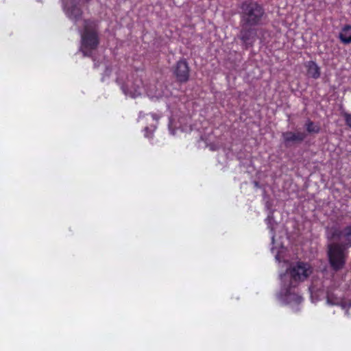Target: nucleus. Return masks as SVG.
I'll list each match as a JSON object with an SVG mask.
<instances>
[{"label": "nucleus", "mask_w": 351, "mask_h": 351, "mask_svg": "<svg viewBox=\"0 0 351 351\" xmlns=\"http://www.w3.org/2000/svg\"><path fill=\"white\" fill-rule=\"evenodd\" d=\"M265 14L263 7L256 1L242 3L239 13L241 30L239 38L245 49L254 45L257 34L256 27L262 24Z\"/></svg>", "instance_id": "1"}, {"label": "nucleus", "mask_w": 351, "mask_h": 351, "mask_svg": "<svg viewBox=\"0 0 351 351\" xmlns=\"http://www.w3.org/2000/svg\"><path fill=\"white\" fill-rule=\"evenodd\" d=\"M290 279L289 282L284 284L285 295L287 300L300 304L302 298L295 291V289L301 282H304L312 274L311 266L304 262H297L288 269Z\"/></svg>", "instance_id": "2"}, {"label": "nucleus", "mask_w": 351, "mask_h": 351, "mask_svg": "<svg viewBox=\"0 0 351 351\" xmlns=\"http://www.w3.org/2000/svg\"><path fill=\"white\" fill-rule=\"evenodd\" d=\"M99 44L97 27L91 20H84V29L81 34V51L84 56H91L93 50Z\"/></svg>", "instance_id": "3"}, {"label": "nucleus", "mask_w": 351, "mask_h": 351, "mask_svg": "<svg viewBox=\"0 0 351 351\" xmlns=\"http://www.w3.org/2000/svg\"><path fill=\"white\" fill-rule=\"evenodd\" d=\"M348 254V249L336 243L328 246L327 256L328 263L332 270L335 271L342 269L346 263Z\"/></svg>", "instance_id": "4"}, {"label": "nucleus", "mask_w": 351, "mask_h": 351, "mask_svg": "<svg viewBox=\"0 0 351 351\" xmlns=\"http://www.w3.org/2000/svg\"><path fill=\"white\" fill-rule=\"evenodd\" d=\"M330 239H341L340 243L341 246L349 249L351 247V224L346 226L342 230L336 227L330 229Z\"/></svg>", "instance_id": "5"}, {"label": "nucleus", "mask_w": 351, "mask_h": 351, "mask_svg": "<svg viewBox=\"0 0 351 351\" xmlns=\"http://www.w3.org/2000/svg\"><path fill=\"white\" fill-rule=\"evenodd\" d=\"M189 73L190 69L189 64L185 59H181L177 62L174 68L173 74L178 82L185 83L188 82Z\"/></svg>", "instance_id": "6"}, {"label": "nucleus", "mask_w": 351, "mask_h": 351, "mask_svg": "<svg viewBox=\"0 0 351 351\" xmlns=\"http://www.w3.org/2000/svg\"><path fill=\"white\" fill-rule=\"evenodd\" d=\"M307 134L304 132H285L282 134L283 142L287 147L294 143H300L304 141Z\"/></svg>", "instance_id": "7"}, {"label": "nucleus", "mask_w": 351, "mask_h": 351, "mask_svg": "<svg viewBox=\"0 0 351 351\" xmlns=\"http://www.w3.org/2000/svg\"><path fill=\"white\" fill-rule=\"evenodd\" d=\"M64 10L66 14L70 19L74 20L75 21L80 19L82 14V11L81 8L77 5L74 4L69 6L68 3H65Z\"/></svg>", "instance_id": "8"}, {"label": "nucleus", "mask_w": 351, "mask_h": 351, "mask_svg": "<svg viewBox=\"0 0 351 351\" xmlns=\"http://www.w3.org/2000/svg\"><path fill=\"white\" fill-rule=\"evenodd\" d=\"M306 68L307 75L315 80L318 79L320 77V68L317 63L313 60L308 61L305 64Z\"/></svg>", "instance_id": "9"}, {"label": "nucleus", "mask_w": 351, "mask_h": 351, "mask_svg": "<svg viewBox=\"0 0 351 351\" xmlns=\"http://www.w3.org/2000/svg\"><path fill=\"white\" fill-rule=\"evenodd\" d=\"M341 42L345 45L351 43V25H345L339 35Z\"/></svg>", "instance_id": "10"}, {"label": "nucleus", "mask_w": 351, "mask_h": 351, "mask_svg": "<svg viewBox=\"0 0 351 351\" xmlns=\"http://www.w3.org/2000/svg\"><path fill=\"white\" fill-rule=\"evenodd\" d=\"M305 128L306 132L309 134H318L320 132V126L318 124L315 123L311 119H308L305 124Z\"/></svg>", "instance_id": "11"}, {"label": "nucleus", "mask_w": 351, "mask_h": 351, "mask_svg": "<svg viewBox=\"0 0 351 351\" xmlns=\"http://www.w3.org/2000/svg\"><path fill=\"white\" fill-rule=\"evenodd\" d=\"M346 124L351 129V114L344 112L343 114Z\"/></svg>", "instance_id": "12"}, {"label": "nucleus", "mask_w": 351, "mask_h": 351, "mask_svg": "<svg viewBox=\"0 0 351 351\" xmlns=\"http://www.w3.org/2000/svg\"><path fill=\"white\" fill-rule=\"evenodd\" d=\"M326 299L328 303L331 304L332 305H337L339 304V301H337L336 298L333 299L332 295L330 294L329 293H327Z\"/></svg>", "instance_id": "13"}, {"label": "nucleus", "mask_w": 351, "mask_h": 351, "mask_svg": "<svg viewBox=\"0 0 351 351\" xmlns=\"http://www.w3.org/2000/svg\"><path fill=\"white\" fill-rule=\"evenodd\" d=\"M273 219H274V217H273L272 215H269L265 219V221H266V223L267 224L268 228L269 229H271V230H273V229H274L273 224H272Z\"/></svg>", "instance_id": "14"}, {"label": "nucleus", "mask_w": 351, "mask_h": 351, "mask_svg": "<svg viewBox=\"0 0 351 351\" xmlns=\"http://www.w3.org/2000/svg\"><path fill=\"white\" fill-rule=\"evenodd\" d=\"M87 2L90 1V0H86Z\"/></svg>", "instance_id": "15"}]
</instances>
